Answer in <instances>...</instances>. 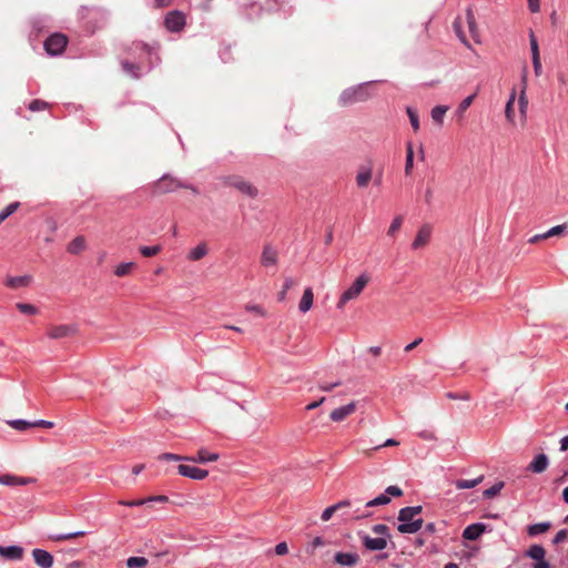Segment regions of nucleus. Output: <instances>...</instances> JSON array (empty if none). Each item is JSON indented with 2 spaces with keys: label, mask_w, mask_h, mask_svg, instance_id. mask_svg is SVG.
I'll list each match as a JSON object with an SVG mask.
<instances>
[{
  "label": "nucleus",
  "mask_w": 568,
  "mask_h": 568,
  "mask_svg": "<svg viewBox=\"0 0 568 568\" xmlns=\"http://www.w3.org/2000/svg\"><path fill=\"white\" fill-rule=\"evenodd\" d=\"M158 49V47L134 41L129 48V54L136 59V61L123 60L121 62L123 71L134 79L140 78L144 72L150 71L159 63Z\"/></svg>",
  "instance_id": "obj_1"
},
{
  "label": "nucleus",
  "mask_w": 568,
  "mask_h": 568,
  "mask_svg": "<svg viewBox=\"0 0 568 568\" xmlns=\"http://www.w3.org/2000/svg\"><path fill=\"white\" fill-rule=\"evenodd\" d=\"M422 513V506L402 508L398 513L399 524L397 530L400 534H415L423 527V519L415 518Z\"/></svg>",
  "instance_id": "obj_2"
},
{
  "label": "nucleus",
  "mask_w": 568,
  "mask_h": 568,
  "mask_svg": "<svg viewBox=\"0 0 568 568\" xmlns=\"http://www.w3.org/2000/svg\"><path fill=\"white\" fill-rule=\"evenodd\" d=\"M374 82H365V83H361L358 85L345 89L338 98L339 104L343 106H346V105H351V104H354L357 102L367 101L372 97L369 87Z\"/></svg>",
  "instance_id": "obj_3"
},
{
  "label": "nucleus",
  "mask_w": 568,
  "mask_h": 568,
  "mask_svg": "<svg viewBox=\"0 0 568 568\" xmlns=\"http://www.w3.org/2000/svg\"><path fill=\"white\" fill-rule=\"evenodd\" d=\"M371 276L367 273H362L358 275L352 285L342 293L336 304L337 308L343 310L349 301L356 300L367 286Z\"/></svg>",
  "instance_id": "obj_4"
},
{
  "label": "nucleus",
  "mask_w": 568,
  "mask_h": 568,
  "mask_svg": "<svg viewBox=\"0 0 568 568\" xmlns=\"http://www.w3.org/2000/svg\"><path fill=\"white\" fill-rule=\"evenodd\" d=\"M68 43L65 36L54 33L44 41V49L50 55H58L63 52Z\"/></svg>",
  "instance_id": "obj_5"
},
{
  "label": "nucleus",
  "mask_w": 568,
  "mask_h": 568,
  "mask_svg": "<svg viewBox=\"0 0 568 568\" xmlns=\"http://www.w3.org/2000/svg\"><path fill=\"white\" fill-rule=\"evenodd\" d=\"M227 184L235 187L237 191H240L242 194L254 199L258 194V190L251 184L250 182L243 180L240 176H231L227 179Z\"/></svg>",
  "instance_id": "obj_6"
},
{
  "label": "nucleus",
  "mask_w": 568,
  "mask_h": 568,
  "mask_svg": "<svg viewBox=\"0 0 568 568\" xmlns=\"http://www.w3.org/2000/svg\"><path fill=\"white\" fill-rule=\"evenodd\" d=\"M155 187L161 193L173 192V191H175L179 187L191 189L194 193L197 192V190L195 187H192V186H189L186 184H183L180 181H178L176 179L168 176V175L162 176L158 181Z\"/></svg>",
  "instance_id": "obj_7"
},
{
  "label": "nucleus",
  "mask_w": 568,
  "mask_h": 568,
  "mask_svg": "<svg viewBox=\"0 0 568 568\" xmlns=\"http://www.w3.org/2000/svg\"><path fill=\"white\" fill-rule=\"evenodd\" d=\"M165 28L171 32H180L185 27V16L181 11L169 12L164 19Z\"/></svg>",
  "instance_id": "obj_8"
},
{
  "label": "nucleus",
  "mask_w": 568,
  "mask_h": 568,
  "mask_svg": "<svg viewBox=\"0 0 568 568\" xmlns=\"http://www.w3.org/2000/svg\"><path fill=\"white\" fill-rule=\"evenodd\" d=\"M399 497L403 495V490L397 486H388L385 490V494H382L374 499L366 503V507H375L386 505L390 501L389 496Z\"/></svg>",
  "instance_id": "obj_9"
},
{
  "label": "nucleus",
  "mask_w": 568,
  "mask_h": 568,
  "mask_svg": "<svg viewBox=\"0 0 568 568\" xmlns=\"http://www.w3.org/2000/svg\"><path fill=\"white\" fill-rule=\"evenodd\" d=\"M178 473L183 477H187L194 480H203L209 475V471L206 469L184 464L178 466Z\"/></svg>",
  "instance_id": "obj_10"
},
{
  "label": "nucleus",
  "mask_w": 568,
  "mask_h": 568,
  "mask_svg": "<svg viewBox=\"0 0 568 568\" xmlns=\"http://www.w3.org/2000/svg\"><path fill=\"white\" fill-rule=\"evenodd\" d=\"M432 232H433L432 225H429V224L422 225L418 229L417 234L412 243V248L419 250V248L425 247L430 240Z\"/></svg>",
  "instance_id": "obj_11"
},
{
  "label": "nucleus",
  "mask_w": 568,
  "mask_h": 568,
  "mask_svg": "<svg viewBox=\"0 0 568 568\" xmlns=\"http://www.w3.org/2000/svg\"><path fill=\"white\" fill-rule=\"evenodd\" d=\"M278 262L277 250L271 244H265L261 254V264L264 267H275Z\"/></svg>",
  "instance_id": "obj_12"
},
{
  "label": "nucleus",
  "mask_w": 568,
  "mask_h": 568,
  "mask_svg": "<svg viewBox=\"0 0 568 568\" xmlns=\"http://www.w3.org/2000/svg\"><path fill=\"white\" fill-rule=\"evenodd\" d=\"M75 332H77V327L74 325L62 324V325H57V326L50 327L47 335L50 338L57 339V338H63V337L73 335Z\"/></svg>",
  "instance_id": "obj_13"
},
{
  "label": "nucleus",
  "mask_w": 568,
  "mask_h": 568,
  "mask_svg": "<svg viewBox=\"0 0 568 568\" xmlns=\"http://www.w3.org/2000/svg\"><path fill=\"white\" fill-rule=\"evenodd\" d=\"M364 547L368 550L377 551L387 547V539L384 537H371L368 535H361Z\"/></svg>",
  "instance_id": "obj_14"
},
{
  "label": "nucleus",
  "mask_w": 568,
  "mask_h": 568,
  "mask_svg": "<svg viewBox=\"0 0 568 568\" xmlns=\"http://www.w3.org/2000/svg\"><path fill=\"white\" fill-rule=\"evenodd\" d=\"M34 562L41 568H51L53 565V556L43 549L36 548L32 551Z\"/></svg>",
  "instance_id": "obj_15"
},
{
  "label": "nucleus",
  "mask_w": 568,
  "mask_h": 568,
  "mask_svg": "<svg viewBox=\"0 0 568 568\" xmlns=\"http://www.w3.org/2000/svg\"><path fill=\"white\" fill-rule=\"evenodd\" d=\"M359 561V556L356 552H336L334 555V562L343 567L356 566Z\"/></svg>",
  "instance_id": "obj_16"
},
{
  "label": "nucleus",
  "mask_w": 568,
  "mask_h": 568,
  "mask_svg": "<svg viewBox=\"0 0 568 568\" xmlns=\"http://www.w3.org/2000/svg\"><path fill=\"white\" fill-rule=\"evenodd\" d=\"M356 410V403L352 402L347 405L341 406L338 408H335L331 412V419L333 422H342L345 418H347L349 415H352Z\"/></svg>",
  "instance_id": "obj_17"
},
{
  "label": "nucleus",
  "mask_w": 568,
  "mask_h": 568,
  "mask_svg": "<svg viewBox=\"0 0 568 568\" xmlns=\"http://www.w3.org/2000/svg\"><path fill=\"white\" fill-rule=\"evenodd\" d=\"M486 530V525L476 523L467 526L463 531V538L466 540H477Z\"/></svg>",
  "instance_id": "obj_18"
},
{
  "label": "nucleus",
  "mask_w": 568,
  "mask_h": 568,
  "mask_svg": "<svg viewBox=\"0 0 568 568\" xmlns=\"http://www.w3.org/2000/svg\"><path fill=\"white\" fill-rule=\"evenodd\" d=\"M548 457L545 454H539L529 463L527 469L534 474H541L548 468Z\"/></svg>",
  "instance_id": "obj_19"
},
{
  "label": "nucleus",
  "mask_w": 568,
  "mask_h": 568,
  "mask_svg": "<svg viewBox=\"0 0 568 568\" xmlns=\"http://www.w3.org/2000/svg\"><path fill=\"white\" fill-rule=\"evenodd\" d=\"M373 169L371 164L361 165L356 174V184L358 187H366L372 180Z\"/></svg>",
  "instance_id": "obj_20"
},
{
  "label": "nucleus",
  "mask_w": 568,
  "mask_h": 568,
  "mask_svg": "<svg viewBox=\"0 0 568 568\" xmlns=\"http://www.w3.org/2000/svg\"><path fill=\"white\" fill-rule=\"evenodd\" d=\"M0 556L8 560H20L23 557V548L20 546H0Z\"/></svg>",
  "instance_id": "obj_21"
},
{
  "label": "nucleus",
  "mask_w": 568,
  "mask_h": 568,
  "mask_svg": "<svg viewBox=\"0 0 568 568\" xmlns=\"http://www.w3.org/2000/svg\"><path fill=\"white\" fill-rule=\"evenodd\" d=\"M219 458H220L219 454L210 453L205 448H201V449H199L196 456H192V457L187 456V458H185V460L205 464V463H210V462H216Z\"/></svg>",
  "instance_id": "obj_22"
},
{
  "label": "nucleus",
  "mask_w": 568,
  "mask_h": 568,
  "mask_svg": "<svg viewBox=\"0 0 568 568\" xmlns=\"http://www.w3.org/2000/svg\"><path fill=\"white\" fill-rule=\"evenodd\" d=\"M32 481V478L18 477L9 474L0 475V484L4 486L27 485Z\"/></svg>",
  "instance_id": "obj_23"
},
{
  "label": "nucleus",
  "mask_w": 568,
  "mask_h": 568,
  "mask_svg": "<svg viewBox=\"0 0 568 568\" xmlns=\"http://www.w3.org/2000/svg\"><path fill=\"white\" fill-rule=\"evenodd\" d=\"M313 301H314L313 290L311 287H306L304 290L302 298L298 303V310L302 313H307L313 306Z\"/></svg>",
  "instance_id": "obj_24"
},
{
  "label": "nucleus",
  "mask_w": 568,
  "mask_h": 568,
  "mask_svg": "<svg viewBox=\"0 0 568 568\" xmlns=\"http://www.w3.org/2000/svg\"><path fill=\"white\" fill-rule=\"evenodd\" d=\"M31 283V276L22 275V276H10L6 281V285L10 288H21L26 287Z\"/></svg>",
  "instance_id": "obj_25"
},
{
  "label": "nucleus",
  "mask_w": 568,
  "mask_h": 568,
  "mask_svg": "<svg viewBox=\"0 0 568 568\" xmlns=\"http://www.w3.org/2000/svg\"><path fill=\"white\" fill-rule=\"evenodd\" d=\"M466 21H467L469 33H470L471 38L474 39L475 42L479 43L480 42L479 32L477 30L475 16L470 8H468L466 10Z\"/></svg>",
  "instance_id": "obj_26"
},
{
  "label": "nucleus",
  "mask_w": 568,
  "mask_h": 568,
  "mask_svg": "<svg viewBox=\"0 0 568 568\" xmlns=\"http://www.w3.org/2000/svg\"><path fill=\"white\" fill-rule=\"evenodd\" d=\"M348 506H349L348 500H342L335 505H332V506L325 508L324 511L322 513L321 518L323 521H328L337 510L348 507Z\"/></svg>",
  "instance_id": "obj_27"
},
{
  "label": "nucleus",
  "mask_w": 568,
  "mask_h": 568,
  "mask_svg": "<svg viewBox=\"0 0 568 568\" xmlns=\"http://www.w3.org/2000/svg\"><path fill=\"white\" fill-rule=\"evenodd\" d=\"M209 252L206 243L202 242L189 252L187 258L190 261H199L203 258Z\"/></svg>",
  "instance_id": "obj_28"
},
{
  "label": "nucleus",
  "mask_w": 568,
  "mask_h": 568,
  "mask_svg": "<svg viewBox=\"0 0 568 568\" xmlns=\"http://www.w3.org/2000/svg\"><path fill=\"white\" fill-rule=\"evenodd\" d=\"M484 479V476H479L474 479H458L455 481V487L457 489H470L479 485Z\"/></svg>",
  "instance_id": "obj_29"
},
{
  "label": "nucleus",
  "mask_w": 568,
  "mask_h": 568,
  "mask_svg": "<svg viewBox=\"0 0 568 568\" xmlns=\"http://www.w3.org/2000/svg\"><path fill=\"white\" fill-rule=\"evenodd\" d=\"M516 99V91L513 90L505 108V116L508 122L515 123V111H514V103Z\"/></svg>",
  "instance_id": "obj_30"
},
{
  "label": "nucleus",
  "mask_w": 568,
  "mask_h": 568,
  "mask_svg": "<svg viewBox=\"0 0 568 568\" xmlns=\"http://www.w3.org/2000/svg\"><path fill=\"white\" fill-rule=\"evenodd\" d=\"M85 247V240L82 236H77L68 245V252L71 254H78Z\"/></svg>",
  "instance_id": "obj_31"
},
{
  "label": "nucleus",
  "mask_w": 568,
  "mask_h": 568,
  "mask_svg": "<svg viewBox=\"0 0 568 568\" xmlns=\"http://www.w3.org/2000/svg\"><path fill=\"white\" fill-rule=\"evenodd\" d=\"M549 528H550L549 523H538V524L529 525L527 527V532L529 536L534 537V536L541 535V534L546 532Z\"/></svg>",
  "instance_id": "obj_32"
},
{
  "label": "nucleus",
  "mask_w": 568,
  "mask_h": 568,
  "mask_svg": "<svg viewBox=\"0 0 568 568\" xmlns=\"http://www.w3.org/2000/svg\"><path fill=\"white\" fill-rule=\"evenodd\" d=\"M526 555L534 559V560H540L542 558H545V555H546V551L544 549L542 546L540 545H532L529 547V549L527 550Z\"/></svg>",
  "instance_id": "obj_33"
},
{
  "label": "nucleus",
  "mask_w": 568,
  "mask_h": 568,
  "mask_svg": "<svg viewBox=\"0 0 568 568\" xmlns=\"http://www.w3.org/2000/svg\"><path fill=\"white\" fill-rule=\"evenodd\" d=\"M87 532L83 531V530H78V531H73V532H68V534H57V535H52L50 538L53 540V541H65V540H71L73 538H77V537H82L84 536Z\"/></svg>",
  "instance_id": "obj_34"
},
{
  "label": "nucleus",
  "mask_w": 568,
  "mask_h": 568,
  "mask_svg": "<svg viewBox=\"0 0 568 568\" xmlns=\"http://www.w3.org/2000/svg\"><path fill=\"white\" fill-rule=\"evenodd\" d=\"M414 166V150L412 143H407L406 161H405V173L409 175Z\"/></svg>",
  "instance_id": "obj_35"
},
{
  "label": "nucleus",
  "mask_w": 568,
  "mask_h": 568,
  "mask_svg": "<svg viewBox=\"0 0 568 568\" xmlns=\"http://www.w3.org/2000/svg\"><path fill=\"white\" fill-rule=\"evenodd\" d=\"M447 110H448V108L445 105H437V106L433 108L432 119L436 123L442 124Z\"/></svg>",
  "instance_id": "obj_36"
},
{
  "label": "nucleus",
  "mask_w": 568,
  "mask_h": 568,
  "mask_svg": "<svg viewBox=\"0 0 568 568\" xmlns=\"http://www.w3.org/2000/svg\"><path fill=\"white\" fill-rule=\"evenodd\" d=\"M134 266L135 264L133 262L121 263L115 267L114 274L119 277L125 276L134 268Z\"/></svg>",
  "instance_id": "obj_37"
},
{
  "label": "nucleus",
  "mask_w": 568,
  "mask_h": 568,
  "mask_svg": "<svg viewBox=\"0 0 568 568\" xmlns=\"http://www.w3.org/2000/svg\"><path fill=\"white\" fill-rule=\"evenodd\" d=\"M148 565V559L144 557H130L126 559L128 568H144Z\"/></svg>",
  "instance_id": "obj_38"
},
{
  "label": "nucleus",
  "mask_w": 568,
  "mask_h": 568,
  "mask_svg": "<svg viewBox=\"0 0 568 568\" xmlns=\"http://www.w3.org/2000/svg\"><path fill=\"white\" fill-rule=\"evenodd\" d=\"M17 308L22 313L27 315H36L38 314V308L29 303H17Z\"/></svg>",
  "instance_id": "obj_39"
},
{
  "label": "nucleus",
  "mask_w": 568,
  "mask_h": 568,
  "mask_svg": "<svg viewBox=\"0 0 568 568\" xmlns=\"http://www.w3.org/2000/svg\"><path fill=\"white\" fill-rule=\"evenodd\" d=\"M406 112H407V115L409 118V122L412 124V128L415 132H417L419 130V119H418V114L416 113V111L412 108H407L406 109Z\"/></svg>",
  "instance_id": "obj_40"
},
{
  "label": "nucleus",
  "mask_w": 568,
  "mask_h": 568,
  "mask_svg": "<svg viewBox=\"0 0 568 568\" xmlns=\"http://www.w3.org/2000/svg\"><path fill=\"white\" fill-rule=\"evenodd\" d=\"M162 247L160 245H153V246H141L140 253L145 257H151L160 253Z\"/></svg>",
  "instance_id": "obj_41"
},
{
  "label": "nucleus",
  "mask_w": 568,
  "mask_h": 568,
  "mask_svg": "<svg viewBox=\"0 0 568 568\" xmlns=\"http://www.w3.org/2000/svg\"><path fill=\"white\" fill-rule=\"evenodd\" d=\"M503 487H504V481H498V483L494 484L491 487H489L488 489H486L484 491V497H486V498L495 497L497 494L500 493Z\"/></svg>",
  "instance_id": "obj_42"
},
{
  "label": "nucleus",
  "mask_w": 568,
  "mask_h": 568,
  "mask_svg": "<svg viewBox=\"0 0 568 568\" xmlns=\"http://www.w3.org/2000/svg\"><path fill=\"white\" fill-rule=\"evenodd\" d=\"M476 97V93L474 94H470L468 97H466L458 105V109H457V113L459 115H463L464 112L471 105V103L474 102V99Z\"/></svg>",
  "instance_id": "obj_43"
},
{
  "label": "nucleus",
  "mask_w": 568,
  "mask_h": 568,
  "mask_svg": "<svg viewBox=\"0 0 568 568\" xmlns=\"http://www.w3.org/2000/svg\"><path fill=\"white\" fill-rule=\"evenodd\" d=\"M402 224L403 217L400 215L396 216L387 230V235L395 236L396 232L400 229Z\"/></svg>",
  "instance_id": "obj_44"
},
{
  "label": "nucleus",
  "mask_w": 568,
  "mask_h": 568,
  "mask_svg": "<svg viewBox=\"0 0 568 568\" xmlns=\"http://www.w3.org/2000/svg\"><path fill=\"white\" fill-rule=\"evenodd\" d=\"M372 531L376 535H379L381 537H384L387 539L389 537V528L388 526L384 524H377L372 527Z\"/></svg>",
  "instance_id": "obj_45"
},
{
  "label": "nucleus",
  "mask_w": 568,
  "mask_h": 568,
  "mask_svg": "<svg viewBox=\"0 0 568 568\" xmlns=\"http://www.w3.org/2000/svg\"><path fill=\"white\" fill-rule=\"evenodd\" d=\"M19 202H13L7 205L1 212L0 215L4 220H7L10 215H12L19 207Z\"/></svg>",
  "instance_id": "obj_46"
},
{
  "label": "nucleus",
  "mask_w": 568,
  "mask_h": 568,
  "mask_svg": "<svg viewBox=\"0 0 568 568\" xmlns=\"http://www.w3.org/2000/svg\"><path fill=\"white\" fill-rule=\"evenodd\" d=\"M518 104H519V111H520L523 118L525 119L527 106H528V100L526 98L525 89L521 90V93L518 99Z\"/></svg>",
  "instance_id": "obj_47"
},
{
  "label": "nucleus",
  "mask_w": 568,
  "mask_h": 568,
  "mask_svg": "<svg viewBox=\"0 0 568 568\" xmlns=\"http://www.w3.org/2000/svg\"><path fill=\"white\" fill-rule=\"evenodd\" d=\"M10 425L18 430H26L27 428L32 427V423L24 419L12 420L10 422Z\"/></svg>",
  "instance_id": "obj_48"
},
{
  "label": "nucleus",
  "mask_w": 568,
  "mask_h": 568,
  "mask_svg": "<svg viewBox=\"0 0 568 568\" xmlns=\"http://www.w3.org/2000/svg\"><path fill=\"white\" fill-rule=\"evenodd\" d=\"M48 108V103L45 101H42V100H33L30 104H29V110L36 112V111H42V110H45Z\"/></svg>",
  "instance_id": "obj_49"
},
{
  "label": "nucleus",
  "mask_w": 568,
  "mask_h": 568,
  "mask_svg": "<svg viewBox=\"0 0 568 568\" xmlns=\"http://www.w3.org/2000/svg\"><path fill=\"white\" fill-rule=\"evenodd\" d=\"M294 285V281L291 277L285 278L283 290L278 294V301H284L286 292Z\"/></svg>",
  "instance_id": "obj_50"
},
{
  "label": "nucleus",
  "mask_w": 568,
  "mask_h": 568,
  "mask_svg": "<svg viewBox=\"0 0 568 568\" xmlns=\"http://www.w3.org/2000/svg\"><path fill=\"white\" fill-rule=\"evenodd\" d=\"M462 20L460 18H457L454 22V29H455V32L457 34V37L459 38V40L462 42H464L465 44H467V39H466V36L465 33L462 31Z\"/></svg>",
  "instance_id": "obj_51"
},
{
  "label": "nucleus",
  "mask_w": 568,
  "mask_h": 568,
  "mask_svg": "<svg viewBox=\"0 0 568 568\" xmlns=\"http://www.w3.org/2000/svg\"><path fill=\"white\" fill-rule=\"evenodd\" d=\"M566 225H556L549 229L546 233V237L557 236L564 233Z\"/></svg>",
  "instance_id": "obj_52"
},
{
  "label": "nucleus",
  "mask_w": 568,
  "mask_h": 568,
  "mask_svg": "<svg viewBox=\"0 0 568 568\" xmlns=\"http://www.w3.org/2000/svg\"><path fill=\"white\" fill-rule=\"evenodd\" d=\"M159 458L161 460H174V462H178V460H185V458H187V456H181V455H176V454H172V453H164Z\"/></svg>",
  "instance_id": "obj_53"
},
{
  "label": "nucleus",
  "mask_w": 568,
  "mask_h": 568,
  "mask_svg": "<svg viewBox=\"0 0 568 568\" xmlns=\"http://www.w3.org/2000/svg\"><path fill=\"white\" fill-rule=\"evenodd\" d=\"M120 505L126 506V507H139L146 504V500L143 499H134V500H120Z\"/></svg>",
  "instance_id": "obj_54"
},
{
  "label": "nucleus",
  "mask_w": 568,
  "mask_h": 568,
  "mask_svg": "<svg viewBox=\"0 0 568 568\" xmlns=\"http://www.w3.org/2000/svg\"><path fill=\"white\" fill-rule=\"evenodd\" d=\"M274 551L276 555L278 556H284L288 552V547H287V544L286 542H278L275 548H274Z\"/></svg>",
  "instance_id": "obj_55"
},
{
  "label": "nucleus",
  "mask_w": 568,
  "mask_h": 568,
  "mask_svg": "<svg viewBox=\"0 0 568 568\" xmlns=\"http://www.w3.org/2000/svg\"><path fill=\"white\" fill-rule=\"evenodd\" d=\"M339 385H341L339 382H335V383H321L318 387L323 392H331V390H333L335 387H337Z\"/></svg>",
  "instance_id": "obj_56"
},
{
  "label": "nucleus",
  "mask_w": 568,
  "mask_h": 568,
  "mask_svg": "<svg viewBox=\"0 0 568 568\" xmlns=\"http://www.w3.org/2000/svg\"><path fill=\"white\" fill-rule=\"evenodd\" d=\"M530 48H531V55L532 57H539V49L536 38L531 34L530 36Z\"/></svg>",
  "instance_id": "obj_57"
},
{
  "label": "nucleus",
  "mask_w": 568,
  "mask_h": 568,
  "mask_svg": "<svg viewBox=\"0 0 568 568\" xmlns=\"http://www.w3.org/2000/svg\"><path fill=\"white\" fill-rule=\"evenodd\" d=\"M146 500V504L149 503H166L168 497L164 495H158V496H151L149 498H144Z\"/></svg>",
  "instance_id": "obj_58"
},
{
  "label": "nucleus",
  "mask_w": 568,
  "mask_h": 568,
  "mask_svg": "<svg viewBox=\"0 0 568 568\" xmlns=\"http://www.w3.org/2000/svg\"><path fill=\"white\" fill-rule=\"evenodd\" d=\"M566 538H567V530H566V529H561V530H559V531L556 534V536H555V538H554V544H560V542H562L564 540H566Z\"/></svg>",
  "instance_id": "obj_59"
},
{
  "label": "nucleus",
  "mask_w": 568,
  "mask_h": 568,
  "mask_svg": "<svg viewBox=\"0 0 568 568\" xmlns=\"http://www.w3.org/2000/svg\"><path fill=\"white\" fill-rule=\"evenodd\" d=\"M447 397L450 399H463V400H468L470 398L467 393H464V394L448 393Z\"/></svg>",
  "instance_id": "obj_60"
},
{
  "label": "nucleus",
  "mask_w": 568,
  "mask_h": 568,
  "mask_svg": "<svg viewBox=\"0 0 568 568\" xmlns=\"http://www.w3.org/2000/svg\"><path fill=\"white\" fill-rule=\"evenodd\" d=\"M423 342V338L422 337H418L416 339H414L412 343L407 344L405 346V352H410L413 351L415 347H417L420 343Z\"/></svg>",
  "instance_id": "obj_61"
},
{
  "label": "nucleus",
  "mask_w": 568,
  "mask_h": 568,
  "mask_svg": "<svg viewBox=\"0 0 568 568\" xmlns=\"http://www.w3.org/2000/svg\"><path fill=\"white\" fill-rule=\"evenodd\" d=\"M246 310L250 312H254L261 316L265 315V312L263 311V308L260 305H247Z\"/></svg>",
  "instance_id": "obj_62"
},
{
  "label": "nucleus",
  "mask_w": 568,
  "mask_h": 568,
  "mask_svg": "<svg viewBox=\"0 0 568 568\" xmlns=\"http://www.w3.org/2000/svg\"><path fill=\"white\" fill-rule=\"evenodd\" d=\"M532 65H534L535 73L537 75H539L541 72V63H540L539 57H532Z\"/></svg>",
  "instance_id": "obj_63"
},
{
  "label": "nucleus",
  "mask_w": 568,
  "mask_h": 568,
  "mask_svg": "<svg viewBox=\"0 0 568 568\" xmlns=\"http://www.w3.org/2000/svg\"><path fill=\"white\" fill-rule=\"evenodd\" d=\"M534 568H550V565L545 558H542L536 561Z\"/></svg>",
  "instance_id": "obj_64"
}]
</instances>
